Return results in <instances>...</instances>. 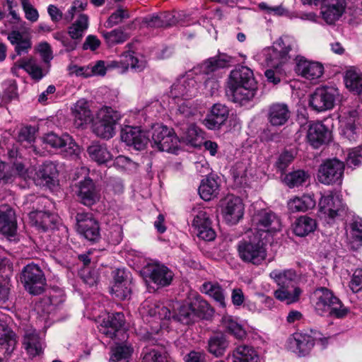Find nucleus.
<instances>
[{"instance_id": "50", "label": "nucleus", "mask_w": 362, "mask_h": 362, "mask_svg": "<svg viewBox=\"0 0 362 362\" xmlns=\"http://www.w3.org/2000/svg\"><path fill=\"white\" fill-rule=\"evenodd\" d=\"M160 143L157 148L158 150L175 153L178 150L180 140L174 130L171 129L169 135L162 137Z\"/></svg>"}, {"instance_id": "1", "label": "nucleus", "mask_w": 362, "mask_h": 362, "mask_svg": "<svg viewBox=\"0 0 362 362\" xmlns=\"http://www.w3.org/2000/svg\"><path fill=\"white\" fill-rule=\"evenodd\" d=\"M227 88L233 102L243 105L251 100L257 89L253 71L245 66L236 67L229 74Z\"/></svg>"}, {"instance_id": "47", "label": "nucleus", "mask_w": 362, "mask_h": 362, "mask_svg": "<svg viewBox=\"0 0 362 362\" xmlns=\"http://www.w3.org/2000/svg\"><path fill=\"white\" fill-rule=\"evenodd\" d=\"M95 118L103 122L110 123L116 127V125L121 119V115L110 107L104 106L96 113Z\"/></svg>"}, {"instance_id": "10", "label": "nucleus", "mask_w": 362, "mask_h": 362, "mask_svg": "<svg viewBox=\"0 0 362 362\" xmlns=\"http://www.w3.org/2000/svg\"><path fill=\"white\" fill-rule=\"evenodd\" d=\"M344 170V165L343 162L335 158L327 160L320 166L317 180L324 185L340 184Z\"/></svg>"}, {"instance_id": "7", "label": "nucleus", "mask_w": 362, "mask_h": 362, "mask_svg": "<svg viewBox=\"0 0 362 362\" xmlns=\"http://www.w3.org/2000/svg\"><path fill=\"white\" fill-rule=\"evenodd\" d=\"M16 170L20 175L25 178L32 179L37 185L49 187L54 185L57 175V167L52 162L43 163L37 170L31 168L27 169L25 172L23 165L19 163L16 165Z\"/></svg>"}, {"instance_id": "52", "label": "nucleus", "mask_w": 362, "mask_h": 362, "mask_svg": "<svg viewBox=\"0 0 362 362\" xmlns=\"http://www.w3.org/2000/svg\"><path fill=\"white\" fill-rule=\"evenodd\" d=\"M18 66L23 69L33 78L39 80L43 76L42 69L32 59H23L18 62Z\"/></svg>"}, {"instance_id": "24", "label": "nucleus", "mask_w": 362, "mask_h": 362, "mask_svg": "<svg viewBox=\"0 0 362 362\" xmlns=\"http://www.w3.org/2000/svg\"><path fill=\"white\" fill-rule=\"evenodd\" d=\"M23 345L28 354L32 357L42 354L45 347L43 339L32 327L25 329Z\"/></svg>"}, {"instance_id": "23", "label": "nucleus", "mask_w": 362, "mask_h": 362, "mask_svg": "<svg viewBox=\"0 0 362 362\" xmlns=\"http://www.w3.org/2000/svg\"><path fill=\"white\" fill-rule=\"evenodd\" d=\"M76 193L81 203L86 206H92L100 199V195L90 178L80 181L76 185Z\"/></svg>"}, {"instance_id": "8", "label": "nucleus", "mask_w": 362, "mask_h": 362, "mask_svg": "<svg viewBox=\"0 0 362 362\" xmlns=\"http://www.w3.org/2000/svg\"><path fill=\"white\" fill-rule=\"evenodd\" d=\"M339 91L333 86H321L317 88L309 100L310 106L317 112L332 110L339 98Z\"/></svg>"}, {"instance_id": "59", "label": "nucleus", "mask_w": 362, "mask_h": 362, "mask_svg": "<svg viewBox=\"0 0 362 362\" xmlns=\"http://www.w3.org/2000/svg\"><path fill=\"white\" fill-rule=\"evenodd\" d=\"M197 109L192 107L191 102L188 100H185L182 103L178 105L177 111V121L182 122L185 119H189L195 115Z\"/></svg>"}, {"instance_id": "37", "label": "nucleus", "mask_w": 362, "mask_h": 362, "mask_svg": "<svg viewBox=\"0 0 362 362\" xmlns=\"http://www.w3.org/2000/svg\"><path fill=\"white\" fill-rule=\"evenodd\" d=\"M200 289L202 293L212 298L220 307H226V296L223 289L218 283L206 281L202 285Z\"/></svg>"}, {"instance_id": "4", "label": "nucleus", "mask_w": 362, "mask_h": 362, "mask_svg": "<svg viewBox=\"0 0 362 362\" xmlns=\"http://www.w3.org/2000/svg\"><path fill=\"white\" fill-rule=\"evenodd\" d=\"M237 252L243 262L256 266L261 265L267 257L266 243L255 235L239 241Z\"/></svg>"}, {"instance_id": "40", "label": "nucleus", "mask_w": 362, "mask_h": 362, "mask_svg": "<svg viewBox=\"0 0 362 362\" xmlns=\"http://www.w3.org/2000/svg\"><path fill=\"white\" fill-rule=\"evenodd\" d=\"M317 228L316 221L308 216H301L293 224V233L300 237H304L313 233Z\"/></svg>"}, {"instance_id": "64", "label": "nucleus", "mask_w": 362, "mask_h": 362, "mask_svg": "<svg viewBox=\"0 0 362 362\" xmlns=\"http://www.w3.org/2000/svg\"><path fill=\"white\" fill-rule=\"evenodd\" d=\"M142 362H167V358L164 351L153 349L144 354Z\"/></svg>"}, {"instance_id": "55", "label": "nucleus", "mask_w": 362, "mask_h": 362, "mask_svg": "<svg viewBox=\"0 0 362 362\" xmlns=\"http://www.w3.org/2000/svg\"><path fill=\"white\" fill-rule=\"evenodd\" d=\"M130 284V281H125L124 283H114L111 288V293L119 300L127 299L131 294Z\"/></svg>"}, {"instance_id": "38", "label": "nucleus", "mask_w": 362, "mask_h": 362, "mask_svg": "<svg viewBox=\"0 0 362 362\" xmlns=\"http://www.w3.org/2000/svg\"><path fill=\"white\" fill-rule=\"evenodd\" d=\"M89 27V18L81 13L68 28V34L73 40L81 41Z\"/></svg>"}, {"instance_id": "9", "label": "nucleus", "mask_w": 362, "mask_h": 362, "mask_svg": "<svg viewBox=\"0 0 362 362\" xmlns=\"http://www.w3.org/2000/svg\"><path fill=\"white\" fill-rule=\"evenodd\" d=\"M21 281L25 290L33 295L42 293L46 284L43 272L38 265L33 263L28 264L23 268Z\"/></svg>"}, {"instance_id": "30", "label": "nucleus", "mask_w": 362, "mask_h": 362, "mask_svg": "<svg viewBox=\"0 0 362 362\" xmlns=\"http://www.w3.org/2000/svg\"><path fill=\"white\" fill-rule=\"evenodd\" d=\"M30 223L38 230L46 231L54 227L57 217L55 214L42 211H31L29 214Z\"/></svg>"}, {"instance_id": "54", "label": "nucleus", "mask_w": 362, "mask_h": 362, "mask_svg": "<svg viewBox=\"0 0 362 362\" xmlns=\"http://www.w3.org/2000/svg\"><path fill=\"white\" fill-rule=\"evenodd\" d=\"M4 92L0 106L4 105L17 97V87L13 80L6 81L3 83Z\"/></svg>"}, {"instance_id": "29", "label": "nucleus", "mask_w": 362, "mask_h": 362, "mask_svg": "<svg viewBox=\"0 0 362 362\" xmlns=\"http://www.w3.org/2000/svg\"><path fill=\"white\" fill-rule=\"evenodd\" d=\"M315 205L316 201L312 194H304L301 197L295 196L287 202V207L292 213L305 212L313 209Z\"/></svg>"}, {"instance_id": "6", "label": "nucleus", "mask_w": 362, "mask_h": 362, "mask_svg": "<svg viewBox=\"0 0 362 362\" xmlns=\"http://www.w3.org/2000/svg\"><path fill=\"white\" fill-rule=\"evenodd\" d=\"M358 109V106L344 109L339 117L340 134L350 141L357 139L361 127L362 119Z\"/></svg>"}, {"instance_id": "3", "label": "nucleus", "mask_w": 362, "mask_h": 362, "mask_svg": "<svg viewBox=\"0 0 362 362\" xmlns=\"http://www.w3.org/2000/svg\"><path fill=\"white\" fill-rule=\"evenodd\" d=\"M315 310L320 315H331L338 318L346 316L348 309L332 291L321 287L314 292Z\"/></svg>"}, {"instance_id": "32", "label": "nucleus", "mask_w": 362, "mask_h": 362, "mask_svg": "<svg viewBox=\"0 0 362 362\" xmlns=\"http://www.w3.org/2000/svg\"><path fill=\"white\" fill-rule=\"evenodd\" d=\"M347 242L349 247L357 250L362 247V219L354 220L346 230Z\"/></svg>"}, {"instance_id": "16", "label": "nucleus", "mask_w": 362, "mask_h": 362, "mask_svg": "<svg viewBox=\"0 0 362 362\" xmlns=\"http://www.w3.org/2000/svg\"><path fill=\"white\" fill-rule=\"evenodd\" d=\"M76 219L77 230L85 238L90 241H95L99 238V225L91 214L78 213Z\"/></svg>"}, {"instance_id": "34", "label": "nucleus", "mask_w": 362, "mask_h": 362, "mask_svg": "<svg viewBox=\"0 0 362 362\" xmlns=\"http://www.w3.org/2000/svg\"><path fill=\"white\" fill-rule=\"evenodd\" d=\"M219 188L217 179L214 177H207L202 180L199 187V194L202 199L210 201L217 197Z\"/></svg>"}, {"instance_id": "11", "label": "nucleus", "mask_w": 362, "mask_h": 362, "mask_svg": "<svg viewBox=\"0 0 362 362\" xmlns=\"http://www.w3.org/2000/svg\"><path fill=\"white\" fill-rule=\"evenodd\" d=\"M317 333L314 336L306 333H294L288 339V348L299 356L308 354L314 345L317 342H323L320 338H317Z\"/></svg>"}, {"instance_id": "36", "label": "nucleus", "mask_w": 362, "mask_h": 362, "mask_svg": "<svg viewBox=\"0 0 362 362\" xmlns=\"http://www.w3.org/2000/svg\"><path fill=\"white\" fill-rule=\"evenodd\" d=\"M269 276L279 286L291 288L295 287L293 284L296 283L298 279L296 271L291 269L285 270L275 269L270 273Z\"/></svg>"}, {"instance_id": "53", "label": "nucleus", "mask_w": 362, "mask_h": 362, "mask_svg": "<svg viewBox=\"0 0 362 362\" xmlns=\"http://www.w3.org/2000/svg\"><path fill=\"white\" fill-rule=\"evenodd\" d=\"M171 129L160 124H156L151 128V146L157 148L161 144L162 137L169 135Z\"/></svg>"}, {"instance_id": "31", "label": "nucleus", "mask_w": 362, "mask_h": 362, "mask_svg": "<svg viewBox=\"0 0 362 362\" xmlns=\"http://www.w3.org/2000/svg\"><path fill=\"white\" fill-rule=\"evenodd\" d=\"M87 153L91 160L101 165L112 159V155L105 144L93 142L87 148Z\"/></svg>"}, {"instance_id": "28", "label": "nucleus", "mask_w": 362, "mask_h": 362, "mask_svg": "<svg viewBox=\"0 0 362 362\" xmlns=\"http://www.w3.org/2000/svg\"><path fill=\"white\" fill-rule=\"evenodd\" d=\"M291 116L288 106L285 103H276L271 105L268 110V120L272 126H282Z\"/></svg>"}, {"instance_id": "27", "label": "nucleus", "mask_w": 362, "mask_h": 362, "mask_svg": "<svg viewBox=\"0 0 362 362\" xmlns=\"http://www.w3.org/2000/svg\"><path fill=\"white\" fill-rule=\"evenodd\" d=\"M17 344L16 334L2 320H0V351L6 357L10 356Z\"/></svg>"}, {"instance_id": "60", "label": "nucleus", "mask_w": 362, "mask_h": 362, "mask_svg": "<svg viewBox=\"0 0 362 362\" xmlns=\"http://www.w3.org/2000/svg\"><path fill=\"white\" fill-rule=\"evenodd\" d=\"M124 59L127 62H128V68L131 67L136 71H141L146 67V62L143 57L139 58L134 56V53L132 52H124Z\"/></svg>"}, {"instance_id": "45", "label": "nucleus", "mask_w": 362, "mask_h": 362, "mask_svg": "<svg viewBox=\"0 0 362 362\" xmlns=\"http://www.w3.org/2000/svg\"><path fill=\"white\" fill-rule=\"evenodd\" d=\"M309 175L304 170H297L285 175L283 182L289 188L303 185L309 178Z\"/></svg>"}, {"instance_id": "56", "label": "nucleus", "mask_w": 362, "mask_h": 362, "mask_svg": "<svg viewBox=\"0 0 362 362\" xmlns=\"http://www.w3.org/2000/svg\"><path fill=\"white\" fill-rule=\"evenodd\" d=\"M103 36L109 45L122 43L128 38V35L120 28L115 29L110 32H103Z\"/></svg>"}, {"instance_id": "17", "label": "nucleus", "mask_w": 362, "mask_h": 362, "mask_svg": "<svg viewBox=\"0 0 362 362\" xmlns=\"http://www.w3.org/2000/svg\"><path fill=\"white\" fill-rule=\"evenodd\" d=\"M121 139L127 146L135 150L141 151L145 148L150 141L146 132L137 127H125L121 132Z\"/></svg>"}, {"instance_id": "14", "label": "nucleus", "mask_w": 362, "mask_h": 362, "mask_svg": "<svg viewBox=\"0 0 362 362\" xmlns=\"http://www.w3.org/2000/svg\"><path fill=\"white\" fill-rule=\"evenodd\" d=\"M221 213L228 223L236 224L244 214V204L241 199L232 194L226 196L221 202Z\"/></svg>"}, {"instance_id": "35", "label": "nucleus", "mask_w": 362, "mask_h": 362, "mask_svg": "<svg viewBox=\"0 0 362 362\" xmlns=\"http://www.w3.org/2000/svg\"><path fill=\"white\" fill-rule=\"evenodd\" d=\"M221 324L226 332L237 339H243L247 336V332L243 325L238 322L235 317L231 315H223Z\"/></svg>"}, {"instance_id": "39", "label": "nucleus", "mask_w": 362, "mask_h": 362, "mask_svg": "<svg viewBox=\"0 0 362 362\" xmlns=\"http://www.w3.org/2000/svg\"><path fill=\"white\" fill-rule=\"evenodd\" d=\"M233 362H259V356L252 346L240 345L233 351Z\"/></svg>"}, {"instance_id": "21", "label": "nucleus", "mask_w": 362, "mask_h": 362, "mask_svg": "<svg viewBox=\"0 0 362 362\" xmlns=\"http://www.w3.org/2000/svg\"><path fill=\"white\" fill-rule=\"evenodd\" d=\"M232 58L226 54H219L204 61L198 66L194 68L192 73L199 74L206 76L214 75V73L219 69L227 66L231 62Z\"/></svg>"}, {"instance_id": "62", "label": "nucleus", "mask_w": 362, "mask_h": 362, "mask_svg": "<svg viewBox=\"0 0 362 362\" xmlns=\"http://www.w3.org/2000/svg\"><path fill=\"white\" fill-rule=\"evenodd\" d=\"M321 16L327 24L334 23L343 14L337 10L332 9L324 4L321 7Z\"/></svg>"}, {"instance_id": "15", "label": "nucleus", "mask_w": 362, "mask_h": 362, "mask_svg": "<svg viewBox=\"0 0 362 362\" xmlns=\"http://www.w3.org/2000/svg\"><path fill=\"white\" fill-rule=\"evenodd\" d=\"M320 213L325 218L334 220L344 211V205L339 194L329 192L323 195L319 202Z\"/></svg>"}, {"instance_id": "19", "label": "nucleus", "mask_w": 362, "mask_h": 362, "mask_svg": "<svg viewBox=\"0 0 362 362\" xmlns=\"http://www.w3.org/2000/svg\"><path fill=\"white\" fill-rule=\"evenodd\" d=\"M295 70L298 75L305 79L316 81L323 75L324 66L318 62L309 61L300 57L297 59Z\"/></svg>"}, {"instance_id": "20", "label": "nucleus", "mask_w": 362, "mask_h": 362, "mask_svg": "<svg viewBox=\"0 0 362 362\" xmlns=\"http://www.w3.org/2000/svg\"><path fill=\"white\" fill-rule=\"evenodd\" d=\"M308 141L314 148H317L329 141L330 132L322 122H309L306 124Z\"/></svg>"}, {"instance_id": "5", "label": "nucleus", "mask_w": 362, "mask_h": 362, "mask_svg": "<svg viewBox=\"0 0 362 362\" xmlns=\"http://www.w3.org/2000/svg\"><path fill=\"white\" fill-rule=\"evenodd\" d=\"M255 233L253 235L267 240L281 230L280 218L274 212L264 209L258 211L252 218Z\"/></svg>"}, {"instance_id": "44", "label": "nucleus", "mask_w": 362, "mask_h": 362, "mask_svg": "<svg viewBox=\"0 0 362 362\" xmlns=\"http://www.w3.org/2000/svg\"><path fill=\"white\" fill-rule=\"evenodd\" d=\"M344 82L346 88L358 94L362 93V74L350 69L346 71Z\"/></svg>"}, {"instance_id": "12", "label": "nucleus", "mask_w": 362, "mask_h": 362, "mask_svg": "<svg viewBox=\"0 0 362 362\" xmlns=\"http://www.w3.org/2000/svg\"><path fill=\"white\" fill-rule=\"evenodd\" d=\"M192 75V71H189L185 76L180 77L171 86L170 96L173 99L182 98L184 100L195 96L197 88Z\"/></svg>"}, {"instance_id": "42", "label": "nucleus", "mask_w": 362, "mask_h": 362, "mask_svg": "<svg viewBox=\"0 0 362 362\" xmlns=\"http://www.w3.org/2000/svg\"><path fill=\"white\" fill-rule=\"evenodd\" d=\"M300 293L301 290L298 287L279 286V288L275 291L274 296L277 300L290 304L296 302Z\"/></svg>"}, {"instance_id": "61", "label": "nucleus", "mask_w": 362, "mask_h": 362, "mask_svg": "<svg viewBox=\"0 0 362 362\" xmlns=\"http://www.w3.org/2000/svg\"><path fill=\"white\" fill-rule=\"evenodd\" d=\"M25 18L31 23H35L39 18V13L30 0H20Z\"/></svg>"}, {"instance_id": "46", "label": "nucleus", "mask_w": 362, "mask_h": 362, "mask_svg": "<svg viewBox=\"0 0 362 362\" xmlns=\"http://www.w3.org/2000/svg\"><path fill=\"white\" fill-rule=\"evenodd\" d=\"M182 139L192 146L198 147L202 144L204 133L198 127L194 124H190Z\"/></svg>"}, {"instance_id": "49", "label": "nucleus", "mask_w": 362, "mask_h": 362, "mask_svg": "<svg viewBox=\"0 0 362 362\" xmlns=\"http://www.w3.org/2000/svg\"><path fill=\"white\" fill-rule=\"evenodd\" d=\"M115 126L110 123L103 122L101 120L95 119L93 124V131L99 137L109 139L115 134Z\"/></svg>"}, {"instance_id": "22", "label": "nucleus", "mask_w": 362, "mask_h": 362, "mask_svg": "<svg viewBox=\"0 0 362 362\" xmlns=\"http://www.w3.org/2000/svg\"><path fill=\"white\" fill-rule=\"evenodd\" d=\"M71 113L74 117V124L78 128L83 127L93 121L90 103L84 98L79 99L73 105Z\"/></svg>"}, {"instance_id": "63", "label": "nucleus", "mask_w": 362, "mask_h": 362, "mask_svg": "<svg viewBox=\"0 0 362 362\" xmlns=\"http://www.w3.org/2000/svg\"><path fill=\"white\" fill-rule=\"evenodd\" d=\"M196 230L197 236L204 240L211 241L216 238V233L211 226V223L204 226L193 227Z\"/></svg>"}, {"instance_id": "41", "label": "nucleus", "mask_w": 362, "mask_h": 362, "mask_svg": "<svg viewBox=\"0 0 362 362\" xmlns=\"http://www.w3.org/2000/svg\"><path fill=\"white\" fill-rule=\"evenodd\" d=\"M228 346V341L226 336L218 333L211 337L208 343L209 351L216 356H222Z\"/></svg>"}, {"instance_id": "2", "label": "nucleus", "mask_w": 362, "mask_h": 362, "mask_svg": "<svg viewBox=\"0 0 362 362\" xmlns=\"http://www.w3.org/2000/svg\"><path fill=\"white\" fill-rule=\"evenodd\" d=\"M295 46L296 42L293 39L288 36L282 37L278 39L272 47L264 49L255 57L261 64L277 69L289 61V52Z\"/></svg>"}, {"instance_id": "33", "label": "nucleus", "mask_w": 362, "mask_h": 362, "mask_svg": "<svg viewBox=\"0 0 362 362\" xmlns=\"http://www.w3.org/2000/svg\"><path fill=\"white\" fill-rule=\"evenodd\" d=\"M16 230V221L14 211L4 206L0 209V232L3 234L13 236Z\"/></svg>"}, {"instance_id": "26", "label": "nucleus", "mask_w": 362, "mask_h": 362, "mask_svg": "<svg viewBox=\"0 0 362 362\" xmlns=\"http://www.w3.org/2000/svg\"><path fill=\"white\" fill-rule=\"evenodd\" d=\"M228 117V107L222 104H215L210 114L204 119L203 124L209 129H216L226 121Z\"/></svg>"}, {"instance_id": "43", "label": "nucleus", "mask_w": 362, "mask_h": 362, "mask_svg": "<svg viewBox=\"0 0 362 362\" xmlns=\"http://www.w3.org/2000/svg\"><path fill=\"white\" fill-rule=\"evenodd\" d=\"M198 315L196 308L189 303L180 305L178 312L173 317L182 324L188 325L195 321Z\"/></svg>"}, {"instance_id": "48", "label": "nucleus", "mask_w": 362, "mask_h": 362, "mask_svg": "<svg viewBox=\"0 0 362 362\" xmlns=\"http://www.w3.org/2000/svg\"><path fill=\"white\" fill-rule=\"evenodd\" d=\"M130 346L119 344L113 347L111 350L110 362H129L132 354Z\"/></svg>"}, {"instance_id": "58", "label": "nucleus", "mask_w": 362, "mask_h": 362, "mask_svg": "<svg viewBox=\"0 0 362 362\" xmlns=\"http://www.w3.org/2000/svg\"><path fill=\"white\" fill-rule=\"evenodd\" d=\"M192 216H193L192 220V227H197L200 226H204L209 223H211V221L209 218V216L205 209L197 206L194 207L192 211Z\"/></svg>"}, {"instance_id": "25", "label": "nucleus", "mask_w": 362, "mask_h": 362, "mask_svg": "<svg viewBox=\"0 0 362 362\" xmlns=\"http://www.w3.org/2000/svg\"><path fill=\"white\" fill-rule=\"evenodd\" d=\"M124 324V316L122 313L108 314L99 327V331L111 339L116 336V332Z\"/></svg>"}, {"instance_id": "51", "label": "nucleus", "mask_w": 362, "mask_h": 362, "mask_svg": "<svg viewBox=\"0 0 362 362\" xmlns=\"http://www.w3.org/2000/svg\"><path fill=\"white\" fill-rule=\"evenodd\" d=\"M160 143L157 148L158 150L175 153L178 150L180 140L174 130L171 129L169 135L162 137Z\"/></svg>"}, {"instance_id": "57", "label": "nucleus", "mask_w": 362, "mask_h": 362, "mask_svg": "<svg viewBox=\"0 0 362 362\" xmlns=\"http://www.w3.org/2000/svg\"><path fill=\"white\" fill-rule=\"evenodd\" d=\"M130 18L129 12L127 9L119 6L108 18L105 23V27L112 28L119 24L124 19Z\"/></svg>"}, {"instance_id": "18", "label": "nucleus", "mask_w": 362, "mask_h": 362, "mask_svg": "<svg viewBox=\"0 0 362 362\" xmlns=\"http://www.w3.org/2000/svg\"><path fill=\"white\" fill-rule=\"evenodd\" d=\"M144 273L156 285L167 286L173 281V272L166 266L159 263L148 264L144 269Z\"/></svg>"}, {"instance_id": "13", "label": "nucleus", "mask_w": 362, "mask_h": 362, "mask_svg": "<svg viewBox=\"0 0 362 362\" xmlns=\"http://www.w3.org/2000/svg\"><path fill=\"white\" fill-rule=\"evenodd\" d=\"M42 141L52 148H60L66 156H76L80 153L79 146L68 134L59 136L50 132L42 137Z\"/></svg>"}]
</instances>
